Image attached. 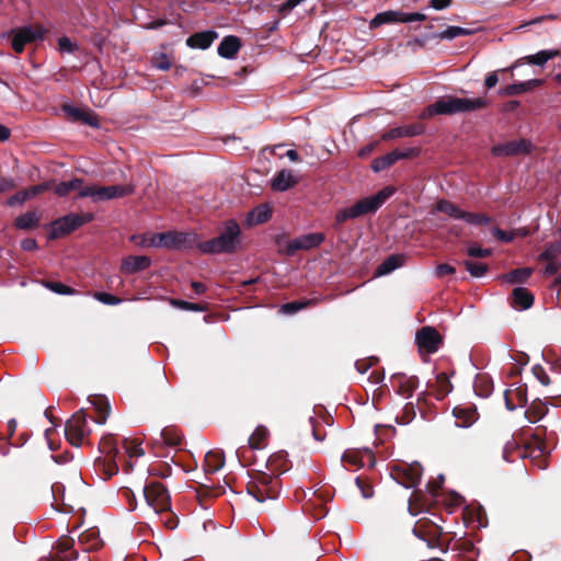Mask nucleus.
I'll use <instances>...</instances> for the list:
<instances>
[{
    "instance_id": "1",
    "label": "nucleus",
    "mask_w": 561,
    "mask_h": 561,
    "mask_svg": "<svg viewBox=\"0 0 561 561\" xmlns=\"http://www.w3.org/2000/svg\"><path fill=\"white\" fill-rule=\"evenodd\" d=\"M241 228L234 219L224 222L219 234L207 241H199L198 251L203 254H232L241 247Z\"/></svg>"
},
{
    "instance_id": "2",
    "label": "nucleus",
    "mask_w": 561,
    "mask_h": 561,
    "mask_svg": "<svg viewBox=\"0 0 561 561\" xmlns=\"http://www.w3.org/2000/svg\"><path fill=\"white\" fill-rule=\"evenodd\" d=\"M393 193V187L386 186L376 195L365 197L350 207L340 209L334 217V227L339 229L347 220L375 214Z\"/></svg>"
},
{
    "instance_id": "3",
    "label": "nucleus",
    "mask_w": 561,
    "mask_h": 561,
    "mask_svg": "<svg viewBox=\"0 0 561 561\" xmlns=\"http://www.w3.org/2000/svg\"><path fill=\"white\" fill-rule=\"evenodd\" d=\"M280 490V478L260 470L250 473V480L247 483V492L257 502L263 503L266 500H276Z\"/></svg>"
},
{
    "instance_id": "4",
    "label": "nucleus",
    "mask_w": 561,
    "mask_h": 561,
    "mask_svg": "<svg viewBox=\"0 0 561 561\" xmlns=\"http://www.w3.org/2000/svg\"><path fill=\"white\" fill-rule=\"evenodd\" d=\"M546 435L547 427L542 425L537 426L530 434L529 438L522 443V448L519 449L520 458H530L533 461L537 462L540 469L547 468Z\"/></svg>"
},
{
    "instance_id": "5",
    "label": "nucleus",
    "mask_w": 561,
    "mask_h": 561,
    "mask_svg": "<svg viewBox=\"0 0 561 561\" xmlns=\"http://www.w3.org/2000/svg\"><path fill=\"white\" fill-rule=\"evenodd\" d=\"M412 533L415 537L425 541L431 549L437 548L442 552H446L449 548V541H445L443 538V528L430 518L419 519Z\"/></svg>"
},
{
    "instance_id": "6",
    "label": "nucleus",
    "mask_w": 561,
    "mask_h": 561,
    "mask_svg": "<svg viewBox=\"0 0 561 561\" xmlns=\"http://www.w3.org/2000/svg\"><path fill=\"white\" fill-rule=\"evenodd\" d=\"M93 219L94 215L92 213H70L66 216L59 217L50 222L48 239L56 240L68 236L83 225L91 222Z\"/></svg>"
},
{
    "instance_id": "7",
    "label": "nucleus",
    "mask_w": 561,
    "mask_h": 561,
    "mask_svg": "<svg viewBox=\"0 0 561 561\" xmlns=\"http://www.w3.org/2000/svg\"><path fill=\"white\" fill-rule=\"evenodd\" d=\"M134 192L135 185L133 184L110 186L87 185L83 191H79V197H90L93 202H104L125 197L131 195Z\"/></svg>"
},
{
    "instance_id": "8",
    "label": "nucleus",
    "mask_w": 561,
    "mask_h": 561,
    "mask_svg": "<svg viewBox=\"0 0 561 561\" xmlns=\"http://www.w3.org/2000/svg\"><path fill=\"white\" fill-rule=\"evenodd\" d=\"M144 497L148 506L152 507L156 514H163L170 511L171 495L168 489L158 481H150L144 486Z\"/></svg>"
},
{
    "instance_id": "9",
    "label": "nucleus",
    "mask_w": 561,
    "mask_h": 561,
    "mask_svg": "<svg viewBox=\"0 0 561 561\" xmlns=\"http://www.w3.org/2000/svg\"><path fill=\"white\" fill-rule=\"evenodd\" d=\"M91 430L87 423L84 410L77 411L65 424V436L68 443L75 447L83 444V438L89 436Z\"/></svg>"
},
{
    "instance_id": "10",
    "label": "nucleus",
    "mask_w": 561,
    "mask_h": 561,
    "mask_svg": "<svg viewBox=\"0 0 561 561\" xmlns=\"http://www.w3.org/2000/svg\"><path fill=\"white\" fill-rule=\"evenodd\" d=\"M164 249L186 251L196 248L198 250L199 237L195 232L167 231L159 238Z\"/></svg>"
},
{
    "instance_id": "11",
    "label": "nucleus",
    "mask_w": 561,
    "mask_h": 561,
    "mask_svg": "<svg viewBox=\"0 0 561 561\" xmlns=\"http://www.w3.org/2000/svg\"><path fill=\"white\" fill-rule=\"evenodd\" d=\"M427 18L421 12H403L388 10L377 13L370 21V28H377L383 24L422 22Z\"/></svg>"
},
{
    "instance_id": "12",
    "label": "nucleus",
    "mask_w": 561,
    "mask_h": 561,
    "mask_svg": "<svg viewBox=\"0 0 561 561\" xmlns=\"http://www.w3.org/2000/svg\"><path fill=\"white\" fill-rule=\"evenodd\" d=\"M46 30L41 25H25L12 31V48L16 54L24 51L25 45L43 39Z\"/></svg>"
},
{
    "instance_id": "13",
    "label": "nucleus",
    "mask_w": 561,
    "mask_h": 561,
    "mask_svg": "<svg viewBox=\"0 0 561 561\" xmlns=\"http://www.w3.org/2000/svg\"><path fill=\"white\" fill-rule=\"evenodd\" d=\"M415 343L421 355H428L438 351L443 337L435 328L426 325L416 331Z\"/></svg>"
},
{
    "instance_id": "14",
    "label": "nucleus",
    "mask_w": 561,
    "mask_h": 561,
    "mask_svg": "<svg viewBox=\"0 0 561 561\" xmlns=\"http://www.w3.org/2000/svg\"><path fill=\"white\" fill-rule=\"evenodd\" d=\"M423 467L419 462L398 466L391 472L393 479L404 488H415L422 479Z\"/></svg>"
},
{
    "instance_id": "15",
    "label": "nucleus",
    "mask_w": 561,
    "mask_h": 561,
    "mask_svg": "<svg viewBox=\"0 0 561 561\" xmlns=\"http://www.w3.org/2000/svg\"><path fill=\"white\" fill-rule=\"evenodd\" d=\"M534 145L530 140L522 138L504 144H497L492 147L491 152L495 157H515L519 154H528L533 151Z\"/></svg>"
},
{
    "instance_id": "16",
    "label": "nucleus",
    "mask_w": 561,
    "mask_h": 561,
    "mask_svg": "<svg viewBox=\"0 0 561 561\" xmlns=\"http://www.w3.org/2000/svg\"><path fill=\"white\" fill-rule=\"evenodd\" d=\"M75 540L69 536H62L56 542L55 552L39 561H73L78 559V551L73 549Z\"/></svg>"
},
{
    "instance_id": "17",
    "label": "nucleus",
    "mask_w": 561,
    "mask_h": 561,
    "mask_svg": "<svg viewBox=\"0 0 561 561\" xmlns=\"http://www.w3.org/2000/svg\"><path fill=\"white\" fill-rule=\"evenodd\" d=\"M324 239V234L321 232L304 234L288 242L285 252L287 255H294L299 250H310L319 247Z\"/></svg>"
},
{
    "instance_id": "18",
    "label": "nucleus",
    "mask_w": 561,
    "mask_h": 561,
    "mask_svg": "<svg viewBox=\"0 0 561 561\" xmlns=\"http://www.w3.org/2000/svg\"><path fill=\"white\" fill-rule=\"evenodd\" d=\"M390 383L398 394L410 398L419 386V378L398 373L391 376Z\"/></svg>"
},
{
    "instance_id": "19",
    "label": "nucleus",
    "mask_w": 561,
    "mask_h": 561,
    "mask_svg": "<svg viewBox=\"0 0 561 561\" xmlns=\"http://www.w3.org/2000/svg\"><path fill=\"white\" fill-rule=\"evenodd\" d=\"M426 126L423 123H413L409 125L393 127L381 135V140L389 141L403 137L421 136L425 133Z\"/></svg>"
},
{
    "instance_id": "20",
    "label": "nucleus",
    "mask_w": 561,
    "mask_h": 561,
    "mask_svg": "<svg viewBox=\"0 0 561 561\" xmlns=\"http://www.w3.org/2000/svg\"><path fill=\"white\" fill-rule=\"evenodd\" d=\"M545 83L543 79H530L524 82H517L508 84L499 90L500 96H514L523 93L531 92L536 88L541 87Z\"/></svg>"
},
{
    "instance_id": "21",
    "label": "nucleus",
    "mask_w": 561,
    "mask_h": 561,
    "mask_svg": "<svg viewBox=\"0 0 561 561\" xmlns=\"http://www.w3.org/2000/svg\"><path fill=\"white\" fill-rule=\"evenodd\" d=\"M61 110L75 122H82L91 127H99L100 125L98 116L92 111L76 107L70 104H64Z\"/></svg>"
},
{
    "instance_id": "22",
    "label": "nucleus",
    "mask_w": 561,
    "mask_h": 561,
    "mask_svg": "<svg viewBox=\"0 0 561 561\" xmlns=\"http://www.w3.org/2000/svg\"><path fill=\"white\" fill-rule=\"evenodd\" d=\"M266 468L272 476L279 478L280 474L285 473L291 468V462L288 459V455L285 451H278L273 454L266 463Z\"/></svg>"
},
{
    "instance_id": "23",
    "label": "nucleus",
    "mask_w": 561,
    "mask_h": 561,
    "mask_svg": "<svg viewBox=\"0 0 561 561\" xmlns=\"http://www.w3.org/2000/svg\"><path fill=\"white\" fill-rule=\"evenodd\" d=\"M217 37L218 33L213 30L197 32L187 37L186 45L193 49H207Z\"/></svg>"
},
{
    "instance_id": "24",
    "label": "nucleus",
    "mask_w": 561,
    "mask_h": 561,
    "mask_svg": "<svg viewBox=\"0 0 561 561\" xmlns=\"http://www.w3.org/2000/svg\"><path fill=\"white\" fill-rule=\"evenodd\" d=\"M298 184V179L291 170L283 169L272 179V190L275 192H285Z\"/></svg>"
},
{
    "instance_id": "25",
    "label": "nucleus",
    "mask_w": 561,
    "mask_h": 561,
    "mask_svg": "<svg viewBox=\"0 0 561 561\" xmlns=\"http://www.w3.org/2000/svg\"><path fill=\"white\" fill-rule=\"evenodd\" d=\"M150 264L151 260L146 255H129L123 260L121 270L125 274H135L148 268Z\"/></svg>"
},
{
    "instance_id": "26",
    "label": "nucleus",
    "mask_w": 561,
    "mask_h": 561,
    "mask_svg": "<svg viewBox=\"0 0 561 561\" xmlns=\"http://www.w3.org/2000/svg\"><path fill=\"white\" fill-rule=\"evenodd\" d=\"M511 300L513 308L527 310L534 305L535 297L529 289L525 287H516L512 291Z\"/></svg>"
},
{
    "instance_id": "27",
    "label": "nucleus",
    "mask_w": 561,
    "mask_h": 561,
    "mask_svg": "<svg viewBox=\"0 0 561 561\" xmlns=\"http://www.w3.org/2000/svg\"><path fill=\"white\" fill-rule=\"evenodd\" d=\"M41 219H42V214L38 210H36V209L28 210V211L18 216L14 219L13 226L18 230L28 231V230L38 228L41 225Z\"/></svg>"
},
{
    "instance_id": "28",
    "label": "nucleus",
    "mask_w": 561,
    "mask_h": 561,
    "mask_svg": "<svg viewBox=\"0 0 561 561\" xmlns=\"http://www.w3.org/2000/svg\"><path fill=\"white\" fill-rule=\"evenodd\" d=\"M242 46L241 39L234 35H228L222 38L218 45L217 53L220 57L232 59L237 56Z\"/></svg>"
},
{
    "instance_id": "29",
    "label": "nucleus",
    "mask_w": 561,
    "mask_h": 561,
    "mask_svg": "<svg viewBox=\"0 0 561 561\" xmlns=\"http://www.w3.org/2000/svg\"><path fill=\"white\" fill-rule=\"evenodd\" d=\"M428 387L432 389V393L437 400H443L453 391V383L449 380V376L446 373L437 374L435 381L430 383Z\"/></svg>"
},
{
    "instance_id": "30",
    "label": "nucleus",
    "mask_w": 561,
    "mask_h": 561,
    "mask_svg": "<svg viewBox=\"0 0 561 561\" xmlns=\"http://www.w3.org/2000/svg\"><path fill=\"white\" fill-rule=\"evenodd\" d=\"M79 543L85 551H95L102 548L103 541L96 528H90L79 536Z\"/></svg>"
},
{
    "instance_id": "31",
    "label": "nucleus",
    "mask_w": 561,
    "mask_h": 561,
    "mask_svg": "<svg viewBox=\"0 0 561 561\" xmlns=\"http://www.w3.org/2000/svg\"><path fill=\"white\" fill-rule=\"evenodd\" d=\"M225 465V455L222 450H209L205 455L204 469L207 473H214Z\"/></svg>"
},
{
    "instance_id": "32",
    "label": "nucleus",
    "mask_w": 561,
    "mask_h": 561,
    "mask_svg": "<svg viewBox=\"0 0 561 561\" xmlns=\"http://www.w3.org/2000/svg\"><path fill=\"white\" fill-rule=\"evenodd\" d=\"M83 184H84L83 179L75 178L70 181H64V182H60L59 184H57L54 188V192L56 195H58L60 197L67 196L68 194H70L73 191H77L78 193H79V191H83L85 188V186ZM77 197L80 198L79 195Z\"/></svg>"
},
{
    "instance_id": "33",
    "label": "nucleus",
    "mask_w": 561,
    "mask_h": 561,
    "mask_svg": "<svg viewBox=\"0 0 561 561\" xmlns=\"http://www.w3.org/2000/svg\"><path fill=\"white\" fill-rule=\"evenodd\" d=\"M547 405V401L543 402L540 399H535L529 408L525 411V417L531 423L538 422L548 413Z\"/></svg>"
},
{
    "instance_id": "34",
    "label": "nucleus",
    "mask_w": 561,
    "mask_h": 561,
    "mask_svg": "<svg viewBox=\"0 0 561 561\" xmlns=\"http://www.w3.org/2000/svg\"><path fill=\"white\" fill-rule=\"evenodd\" d=\"M458 113L473 112L489 106V101L483 98L461 99L457 98Z\"/></svg>"
},
{
    "instance_id": "35",
    "label": "nucleus",
    "mask_w": 561,
    "mask_h": 561,
    "mask_svg": "<svg viewBox=\"0 0 561 561\" xmlns=\"http://www.w3.org/2000/svg\"><path fill=\"white\" fill-rule=\"evenodd\" d=\"M91 402L98 413V416L94 419V421L99 424H104L111 412L108 400L104 396H98Z\"/></svg>"
},
{
    "instance_id": "36",
    "label": "nucleus",
    "mask_w": 561,
    "mask_h": 561,
    "mask_svg": "<svg viewBox=\"0 0 561 561\" xmlns=\"http://www.w3.org/2000/svg\"><path fill=\"white\" fill-rule=\"evenodd\" d=\"M404 257L401 254L389 255L380 265H378L375 274L377 276L387 275L403 264Z\"/></svg>"
},
{
    "instance_id": "37",
    "label": "nucleus",
    "mask_w": 561,
    "mask_h": 561,
    "mask_svg": "<svg viewBox=\"0 0 561 561\" xmlns=\"http://www.w3.org/2000/svg\"><path fill=\"white\" fill-rule=\"evenodd\" d=\"M454 416L460 422L461 426H470L477 420V410L473 407H456L454 408Z\"/></svg>"
},
{
    "instance_id": "38",
    "label": "nucleus",
    "mask_w": 561,
    "mask_h": 561,
    "mask_svg": "<svg viewBox=\"0 0 561 561\" xmlns=\"http://www.w3.org/2000/svg\"><path fill=\"white\" fill-rule=\"evenodd\" d=\"M272 217V208L267 204L256 206L249 215L248 221L254 225H261L268 221Z\"/></svg>"
},
{
    "instance_id": "39",
    "label": "nucleus",
    "mask_w": 561,
    "mask_h": 561,
    "mask_svg": "<svg viewBox=\"0 0 561 561\" xmlns=\"http://www.w3.org/2000/svg\"><path fill=\"white\" fill-rule=\"evenodd\" d=\"M99 450L106 458H116L118 448L115 436L113 434L104 435L99 443Z\"/></svg>"
},
{
    "instance_id": "40",
    "label": "nucleus",
    "mask_w": 561,
    "mask_h": 561,
    "mask_svg": "<svg viewBox=\"0 0 561 561\" xmlns=\"http://www.w3.org/2000/svg\"><path fill=\"white\" fill-rule=\"evenodd\" d=\"M547 57L545 54V50H540L535 55L526 56L522 59L516 60L513 65H511L508 68L503 69L502 71H508L511 72V78L514 77L513 70L520 66L524 60L529 65H536V66H543L547 62Z\"/></svg>"
},
{
    "instance_id": "41",
    "label": "nucleus",
    "mask_w": 561,
    "mask_h": 561,
    "mask_svg": "<svg viewBox=\"0 0 561 561\" xmlns=\"http://www.w3.org/2000/svg\"><path fill=\"white\" fill-rule=\"evenodd\" d=\"M116 458H96L95 459V466L102 471L104 474V479L108 480L113 476L117 474L118 472V466L116 463Z\"/></svg>"
},
{
    "instance_id": "42",
    "label": "nucleus",
    "mask_w": 561,
    "mask_h": 561,
    "mask_svg": "<svg viewBox=\"0 0 561 561\" xmlns=\"http://www.w3.org/2000/svg\"><path fill=\"white\" fill-rule=\"evenodd\" d=\"M160 435L163 444L170 447H178L183 440V434L174 426L164 427Z\"/></svg>"
},
{
    "instance_id": "43",
    "label": "nucleus",
    "mask_w": 561,
    "mask_h": 561,
    "mask_svg": "<svg viewBox=\"0 0 561 561\" xmlns=\"http://www.w3.org/2000/svg\"><path fill=\"white\" fill-rule=\"evenodd\" d=\"M439 115H453L458 113L457 96L448 95L436 101Z\"/></svg>"
},
{
    "instance_id": "44",
    "label": "nucleus",
    "mask_w": 561,
    "mask_h": 561,
    "mask_svg": "<svg viewBox=\"0 0 561 561\" xmlns=\"http://www.w3.org/2000/svg\"><path fill=\"white\" fill-rule=\"evenodd\" d=\"M399 160V156H397L396 150L373 160L371 170L374 172H381L390 167H392Z\"/></svg>"
},
{
    "instance_id": "45",
    "label": "nucleus",
    "mask_w": 561,
    "mask_h": 561,
    "mask_svg": "<svg viewBox=\"0 0 561 561\" xmlns=\"http://www.w3.org/2000/svg\"><path fill=\"white\" fill-rule=\"evenodd\" d=\"M531 267L515 268L506 273L503 278L508 284H523L531 276Z\"/></svg>"
},
{
    "instance_id": "46",
    "label": "nucleus",
    "mask_w": 561,
    "mask_h": 561,
    "mask_svg": "<svg viewBox=\"0 0 561 561\" xmlns=\"http://www.w3.org/2000/svg\"><path fill=\"white\" fill-rule=\"evenodd\" d=\"M493 381L486 375H478L474 380V391L482 398H488L493 392Z\"/></svg>"
},
{
    "instance_id": "47",
    "label": "nucleus",
    "mask_w": 561,
    "mask_h": 561,
    "mask_svg": "<svg viewBox=\"0 0 561 561\" xmlns=\"http://www.w3.org/2000/svg\"><path fill=\"white\" fill-rule=\"evenodd\" d=\"M436 210L442 211L455 219H462L465 210L460 209L457 205L447 199H439L436 203Z\"/></svg>"
},
{
    "instance_id": "48",
    "label": "nucleus",
    "mask_w": 561,
    "mask_h": 561,
    "mask_svg": "<svg viewBox=\"0 0 561 561\" xmlns=\"http://www.w3.org/2000/svg\"><path fill=\"white\" fill-rule=\"evenodd\" d=\"M318 302H319V299H317V298L290 301V302L284 304L280 307V310L284 313L293 314V313H296V312H298V311H300V310H302V309H305L307 307L316 306Z\"/></svg>"
},
{
    "instance_id": "49",
    "label": "nucleus",
    "mask_w": 561,
    "mask_h": 561,
    "mask_svg": "<svg viewBox=\"0 0 561 561\" xmlns=\"http://www.w3.org/2000/svg\"><path fill=\"white\" fill-rule=\"evenodd\" d=\"M471 34H473V31L470 28H465L461 26H448L445 31L433 35V37L439 39H454L458 36H468Z\"/></svg>"
},
{
    "instance_id": "50",
    "label": "nucleus",
    "mask_w": 561,
    "mask_h": 561,
    "mask_svg": "<svg viewBox=\"0 0 561 561\" xmlns=\"http://www.w3.org/2000/svg\"><path fill=\"white\" fill-rule=\"evenodd\" d=\"M268 435V431L265 426L259 425L252 435L249 437L248 443L252 449H260L263 447L264 442L266 440Z\"/></svg>"
},
{
    "instance_id": "51",
    "label": "nucleus",
    "mask_w": 561,
    "mask_h": 561,
    "mask_svg": "<svg viewBox=\"0 0 561 561\" xmlns=\"http://www.w3.org/2000/svg\"><path fill=\"white\" fill-rule=\"evenodd\" d=\"M423 493L420 490L413 491L409 500L408 510L413 516L417 515L426 505Z\"/></svg>"
},
{
    "instance_id": "52",
    "label": "nucleus",
    "mask_w": 561,
    "mask_h": 561,
    "mask_svg": "<svg viewBox=\"0 0 561 561\" xmlns=\"http://www.w3.org/2000/svg\"><path fill=\"white\" fill-rule=\"evenodd\" d=\"M162 236V232L160 233H145L139 237L134 236L133 240H136L137 238L140 239L138 241V244L141 247H154V248H163L162 240L159 238Z\"/></svg>"
},
{
    "instance_id": "53",
    "label": "nucleus",
    "mask_w": 561,
    "mask_h": 561,
    "mask_svg": "<svg viewBox=\"0 0 561 561\" xmlns=\"http://www.w3.org/2000/svg\"><path fill=\"white\" fill-rule=\"evenodd\" d=\"M561 254V242L549 243L546 249L539 254V261L557 260Z\"/></svg>"
},
{
    "instance_id": "54",
    "label": "nucleus",
    "mask_w": 561,
    "mask_h": 561,
    "mask_svg": "<svg viewBox=\"0 0 561 561\" xmlns=\"http://www.w3.org/2000/svg\"><path fill=\"white\" fill-rule=\"evenodd\" d=\"M171 304L185 311L204 312L208 309L207 304H195L182 299H172Z\"/></svg>"
},
{
    "instance_id": "55",
    "label": "nucleus",
    "mask_w": 561,
    "mask_h": 561,
    "mask_svg": "<svg viewBox=\"0 0 561 561\" xmlns=\"http://www.w3.org/2000/svg\"><path fill=\"white\" fill-rule=\"evenodd\" d=\"M463 265L472 277H482L489 271V265L485 263H479V262L466 260L463 262Z\"/></svg>"
},
{
    "instance_id": "56",
    "label": "nucleus",
    "mask_w": 561,
    "mask_h": 561,
    "mask_svg": "<svg viewBox=\"0 0 561 561\" xmlns=\"http://www.w3.org/2000/svg\"><path fill=\"white\" fill-rule=\"evenodd\" d=\"M463 216L462 220L471 225L486 226L492 222V217L485 214L465 211Z\"/></svg>"
},
{
    "instance_id": "57",
    "label": "nucleus",
    "mask_w": 561,
    "mask_h": 561,
    "mask_svg": "<svg viewBox=\"0 0 561 561\" xmlns=\"http://www.w3.org/2000/svg\"><path fill=\"white\" fill-rule=\"evenodd\" d=\"M342 462H346L348 465L356 466V467L364 466L362 454L357 449L345 450L342 456Z\"/></svg>"
},
{
    "instance_id": "58",
    "label": "nucleus",
    "mask_w": 561,
    "mask_h": 561,
    "mask_svg": "<svg viewBox=\"0 0 561 561\" xmlns=\"http://www.w3.org/2000/svg\"><path fill=\"white\" fill-rule=\"evenodd\" d=\"M520 448H522V444L518 443L515 438L507 440V443L505 444V446L503 448V458L506 461H513L514 460L513 456L515 453L519 457Z\"/></svg>"
},
{
    "instance_id": "59",
    "label": "nucleus",
    "mask_w": 561,
    "mask_h": 561,
    "mask_svg": "<svg viewBox=\"0 0 561 561\" xmlns=\"http://www.w3.org/2000/svg\"><path fill=\"white\" fill-rule=\"evenodd\" d=\"M44 285L49 290L58 294V295H73L76 294V289L60 283V282H53V280H46L44 282Z\"/></svg>"
},
{
    "instance_id": "60",
    "label": "nucleus",
    "mask_w": 561,
    "mask_h": 561,
    "mask_svg": "<svg viewBox=\"0 0 561 561\" xmlns=\"http://www.w3.org/2000/svg\"><path fill=\"white\" fill-rule=\"evenodd\" d=\"M148 472H149L150 476H154V477H159V478L165 479V478L171 476L172 468H171V466L169 463L161 462V463H158L156 466H151L148 469Z\"/></svg>"
},
{
    "instance_id": "61",
    "label": "nucleus",
    "mask_w": 561,
    "mask_h": 561,
    "mask_svg": "<svg viewBox=\"0 0 561 561\" xmlns=\"http://www.w3.org/2000/svg\"><path fill=\"white\" fill-rule=\"evenodd\" d=\"M493 253L492 249H483L477 243L471 244L467 249V254L473 259H484L491 256Z\"/></svg>"
},
{
    "instance_id": "62",
    "label": "nucleus",
    "mask_w": 561,
    "mask_h": 561,
    "mask_svg": "<svg viewBox=\"0 0 561 561\" xmlns=\"http://www.w3.org/2000/svg\"><path fill=\"white\" fill-rule=\"evenodd\" d=\"M124 448L128 454L129 458L140 457L145 454V450L142 449L140 444H137L136 440H130L128 438L124 439Z\"/></svg>"
},
{
    "instance_id": "63",
    "label": "nucleus",
    "mask_w": 561,
    "mask_h": 561,
    "mask_svg": "<svg viewBox=\"0 0 561 561\" xmlns=\"http://www.w3.org/2000/svg\"><path fill=\"white\" fill-rule=\"evenodd\" d=\"M512 396H514L519 407H525L528 402L527 385L523 383L517 386L514 390H512Z\"/></svg>"
},
{
    "instance_id": "64",
    "label": "nucleus",
    "mask_w": 561,
    "mask_h": 561,
    "mask_svg": "<svg viewBox=\"0 0 561 561\" xmlns=\"http://www.w3.org/2000/svg\"><path fill=\"white\" fill-rule=\"evenodd\" d=\"M491 231H492V234L499 241L506 242V243L512 242L515 239V237H516V233L514 231L507 232V231L502 230L499 227H493Z\"/></svg>"
}]
</instances>
